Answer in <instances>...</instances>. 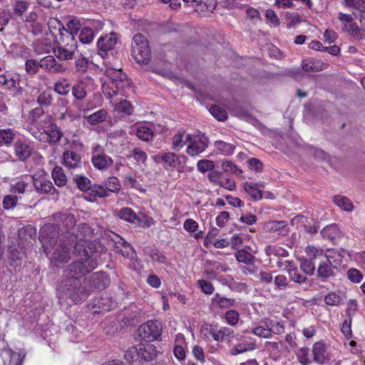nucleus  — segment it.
<instances>
[{
    "instance_id": "f257e3e1",
    "label": "nucleus",
    "mask_w": 365,
    "mask_h": 365,
    "mask_svg": "<svg viewBox=\"0 0 365 365\" xmlns=\"http://www.w3.org/2000/svg\"><path fill=\"white\" fill-rule=\"evenodd\" d=\"M94 247L93 242L79 238L73 247L77 259L67 266L66 272L80 276L91 272L98 266Z\"/></svg>"
},
{
    "instance_id": "f03ea898",
    "label": "nucleus",
    "mask_w": 365,
    "mask_h": 365,
    "mask_svg": "<svg viewBox=\"0 0 365 365\" xmlns=\"http://www.w3.org/2000/svg\"><path fill=\"white\" fill-rule=\"evenodd\" d=\"M56 292L59 299H70L74 303L84 301L87 298V290L85 285L81 284L79 277L74 276L62 280L58 284Z\"/></svg>"
},
{
    "instance_id": "7ed1b4c3",
    "label": "nucleus",
    "mask_w": 365,
    "mask_h": 365,
    "mask_svg": "<svg viewBox=\"0 0 365 365\" xmlns=\"http://www.w3.org/2000/svg\"><path fill=\"white\" fill-rule=\"evenodd\" d=\"M131 55L138 63L147 65L151 59V50L147 38L137 34L133 38Z\"/></svg>"
},
{
    "instance_id": "20e7f679",
    "label": "nucleus",
    "mask_w": 365,
    "mask_h": 365,
    "mask_svg": "<svg viewBox=\"0 0 365 365\" xmlns=\"http://www.w3.org/2000/svg\"><path fill=\"white\" fill-rule=\"evenodd\" d=\"M84 285L87 290V297L91 292L94 290H102L110 284V279L105 272H94L84 279Z\"/></svg>"
},
{
    "instance_id": "39448f33",
    "label": "nucleus",
    "mask_w": 365,
    "mask_h": 365,
    "mask_svg": "<svg viewBox=\"0 0 365 365\" xmlns=\"http://www.w3.org/2000/svg\"><path fill=\"white\" fill-rule=\"evenodd\" d=\"M68 237L71 238L72 242H61L57 248H56L51 255V262L58 266L59 263H67L71 259V248L73 244L76 241L78 237L69 235Z\"/></svg>"
},
{
    "instance_id": "423d86ee",
    "label": "nucleus",
    "mask_w": 365,
    "mask_h": 365,
    "mask_svg": "<svg viewBox=\"0 0 365 365\" xmlns=\"http://www.w3.org/2000/svg\"><path fill=\"white\" fill-rule=\"evenodd\" d=\"M186 141L190 143L186 152L190 156H196L203 153L209 144V139L205 134H187Z\"/></svg>"
},
{
    "instance_id": "0eeeda50",
    "label": "nucleus",
    "mask_w": 365,
    "mask_h": 365,
    "mask_svg": "<svg viewBox=\"0 0 365 365\" xmlns=\"http://www.w3.org/2000/svg\"><path fill=\"white\" fill-rule=\"evenodd\" d=\"M59 230L56 223L46 224L41 228L39 239L46 251L56 244Z\"/></svg>"
},
{
    "instance_id": "6e6552de",
    "label": "nucleus",
    "mask_w": 365,
    "mask_h": 365,
    "mask_svg": "<svg viewBox=\"0 0 365 365\" xmlns=\"http://www.w3.org/2000/svg\"><path fill=\"white\" fill-rule=\"evenodd\" d=\"M139 336L146 341L156 340L162 331V325L157 321H149L140 326L138 329Z\"/></svg>"
},
{
    "instance_id": "1a4fd4ad",
    "label": "nucleus",
    "mask_w": 365,
    "mask_h": 365,
    "mask_svg": "<svg viewBox=\"0 0 365 365\" xmlns=\"http://www.w3.org/2000/svg\"><path fill=\"white\" fill-rule=\"evenodd\" d=\"M115 307V302L107 294H102L99 297H95L88 304L89 310L93 314H100L108 312Z\"/></svg>"
},
{
    "instance_id": "9d476101",
    "label": "nucleus",
    "mask_w": 365,
    "mask_h": 365,
    "mask_svg": "<svg viewBox=\"0 0 365 365\" xmlns=\"http://www.w3.org/2000/svg\"><path fill=\"white\" fill-rule=\"evenodd\" d=\"M53 22H56L59 25V37L56 42L57 44L65 48L76 50L77 41L75 38V35L66 31L63 24L56 19L50 20L48 23V26L51 25Z\"/></svg>"
},
{
    "instance_id": "9b49d317",
    "label": "nucleus",
    "mask_w": 365,
    "mask_h": 365,
    "mask_svg": "<svg viewBox=\"0 0 365 365\" xmlns=\"http://www.w3.org/2000/svg\"><path fill=\"white\" fill-rule=\"evenodd\" d=\"M106 76L111 80L113 86L117 89H125L130 87V80L121 69L107 68Z\"/></svg>"
},
{
    "instance_id": "f8f14e48",
    "label": "nucleus",
    "mask_w": 365,
    "mask_h": 365,
    "mask_svg": "<svg viewBox=\"0 0 365 365\" xmlns=\"http://www.w3.org/2000/svg\"><path fill=\"white\" fill-rule=\"evenodd\" d=\"M117 41V35L114 32L101 36L97 41L98 53L105 58L108 52L115 48Z\"/></svg>"
},
{
    "instance_id": "ddd939ff",
    "label": "nucleus",
    "mask_w": 365,
    "mask_h": 365,
    "mask_svg": "<svg viewBox=\"0 0 365 365\" xmlns=\"http://www.w3.org/2000/svg\"><path fill=\"white\" fill-rule=\"evenodd\" d=\"M339 268L336 264H332L329 261L321 260L317 271V277L326 281L336 277Z\"/></svg>"
},
{
    "instance_id": "4468645a",
    "label": "nucleus",
    "mask_w": 365,
    "mask_h": 365,
    "mask_svg": "<svg viewBox=\"0 0 365 365\" xmlns=\"http://www.w3.org/2000/svg\"><path fill=\"white\" fill-rule=\"evenodd\" d=\"M36 192L40 194L53 193L56 190L52 182L42 175H34L31 177Z\"/></svg>"
},
{
    "instance_id": "2eb2a0df",
    "label": "nucleus",
    "mask_w": 365,
    "mask_h": 365,
    "mask_svg": "<svg viewBox=\"0 0 365 365\" xmlns=\"http://www.w3.org/2000/svg\"><path fill=\"white\" fill-rule=\"evenodd\" d=\"M53 218L58 229L64 230L66 232L72 229L76 223L74 215L71 213H56L53 215Z\"/></svg>"
},
{
    "instance_id": "dca6fc26",
    "label": "nucleus",
    "mask_w": 365,
    "mask_h": 365,
    "mask_svg": "<svg viewBox=\"0 0 365 365\" xmlns=\"http://www.w3.org/2000/svg\"><path fill=\"white\" fill-rule=\"evenodd\" d=\"M309 250L311 252H313V257L302 262L300 268L305 274L312 276L315 271L314 260L322 258L323 256V250H318L314 247L309 248Z\"/></svg>"
},
{
    "instance_id": "f3484780",
    "label": "nucleus",
    "mask_w": 365,
    "mask_h": 365,
    "mask_svg": "<svg viewBox=\"0 0 365 365\" xmlns=\"http://www.w3.org/2000/svg\"><path fill=\"white\" fill-rule=\"evenodd\" d=\"M100 148L98 145L91 158V162L95 168L103 170L107 169L113 163V159L104 153H97V149Z\"/></svg>"
},
{
    "instance_id": "a211bd4d",
    "label": "nucleus",
    "mask_w": 365,
    "mask_h": 365,
    "mask_svg": "<svg viewBox=\"0 0 365 365\" xmlns=\"http://www.w3.org/2000/svg\"><path fill=\"white\" fill-rule=\"evenodd\" d=\"M228 109L232 115L246 120L255 126L259 123V121L247 110L240 105H231Z\"/></svg>"
},
{
    "instance_id": "6ab92c4d",
    "label": "nucleus",
    "mask_w": 365,
    "mask_h": 365,
    "mask_svg": "<svg viewBox=\"0 0 365 365\" xmlns=\"http://www.w3.org/2000/svg\"><path fill=\"white\" fill-rule=\"evenodd\" d=\"M14 150L15 155L21 161H26L29 159L33 152L32 147L21 140H18L14 143Z\"/></svg>"
},
{
    "instance_id": "aec40b11",
    "label": "nucleus",
    "mask_w": 365,
    "mask_h": 365,
    "mask_svg": "<svg viewBox=\"0 0 365 365\" xmlns=\"http://www.w3.org/2000/svg\"><path fill=\"white\" fill-rule=\"evenodd\" d=\"M64 165L68 169L74 170L81 168L82 166L80 155L73 150H66L63 154Z\"/></svg>"
},
{
    "instance_id": "412c9836",
    "label": "nucleus",
    "mask_w": 365,
    "mask_h": 365,
    "mask_svg": "<svg viewBox=\"0 0 365 365\" xmlns=\"http://www.w3.org/2000/svg\"><path fill=\"white\" fill-rule=\"evenodd\" d=\"M40 67L50 72H63L66 69L65 66L57 63L52 56H47L41 59Z\"/></svg>"
},
{
    "instance_id": "4be33fe9",
    "label": "nucleus",
    "mask_w": 365,
    "mask_h": 365,
    "mask_svg": "<svg viewBox=\"0 0 365 365\" xmlns=\"http://www.w3.org/2000/svg\"><path fill=\"white\" fill-rule=\"evenodd\" d=\"M140 359L144 361H153L158 355L156 347L150 344H146L139 347Z\"/></svg>"
},
{
    "instance_id": "5701e85b",
    "label": "nucleus",
    "mask_w": 365,
    "mask_h": 365,
    "mask_svg": "<svg viewBox=\"0 0 365 365\" xmlns=\"http://www.w3.org/2000/svg\"><path fill=\"white\" fill-rule=\"evenodd\" d=\"M45 132L48 137L47 142L49 144L58 143L63 136L61 128L55 123L49 124Z\"/></svg>"
},
{
    "instance_id": "b1692460",
    "label": "nucleus",
    "mask_w": 365,
    "mask_h": 365,
    "mask_svg": "<svg viewBox=\"0 0 365 365\" xmlns=\"http://www.w3.org/2000/svg\"><path fill=\"white\" fill-rule=\"evenodd\" d=\"M312 354L314 356V361L318 364L322 365L326 362V349L324 343L321 341L316 342L313 345Z\"/></svg>"
},
{
    "instance_id": "393cba45",
    "label": "nucleus",
    "mask_w": 365,
    "mask_h": 365,
    "mask_svg": "<svg viewBox=\"0 0 365 365\" xmlns=\"http://www.w3.org/2000/svg\"><path fill=\"white\" fill-rule=\"evenodd\" d=\"M259 187H263V185L248 182L244 183V190L255 201L262 198V191L259 189Z\"/></svg>"
},
{
    "instance_id": "a878e982",
    "label": "nucleus",
    "mask_w": 365,
    "mask_h": 365,
    "mask_svg": "<svg viewBox=\"0 0 365 365\" xmlns=\"http://www.w3.org/2000/svg\"><path fill=\"white\" fill-rule=\"evenodd\" d=\"M321 234L323 237L327 238L331 241L339 239L342 235V232L336 224L329 225L324 227L321 231Z\"/></svg>"
},
{
    "instance_id": "bb28decb",
    "label": "nucleus",
    "mask_w": 365,
    "mask_h": 365,
    "mask_svg": "<svg viewBox=\"0 0 365 365\" xmlns=\"http://www.w3.org/2000/svg\"><path fill=\"white\" fill-rule=\"evenodd\" d=\"M76 50L65 48L57 44L53 48V53L57 58L61 61L71 59Z\"/></svg>"
},
{
    "instance_id": "cd10ccee",
    "label": "nucleus",
    "mask_w": 365,
    "mask_h": 365,
    "mask_svg": "<svg viewBox=\"0 0 365 365\" xmlns=\"http://www.w3.org/2000/svg\"><path fill=\"white\" fill-rule=\"evenodd\" d=\"M333 202L341 209L346 212H351L354 210V205L346 196L335 195Z\"/></svg>"
},
{
    "instance_id": "c85d7f7f",
    "label": "nucleus",
    "mask_w": 365,
    "mask_h": 365,
    "mask_svg": "<svg viewBox=\"0 0 365 365\" xmlns=\"http://www.w3.org/2000/svg\"><path fill=\"white\" fill-rule=\"evenodd\" d=\"M113 251L128 259H133L135 257V252L133 247L128 242L122 247L114 245Z\"/></svg>"
},
{
    "instance_id": "c756f323",
    "label": "nucleus",
    "mask_w": 365,
    "mask_h": 365,
    "mask_svg": "<svg viewBox=\"0 0 365 365\" xmlns=\"http://www.w3.org/2000/svg\"><path fill=\"white\" fill-rule=\"evenodd\" d=\"M118 216L121 220L129 222H140V219L135 212L130 207H124L120 209L118 212Z\"/></svg>"
},
{
    "instance_id": "7c9ffc66",
    "label": "nucleus",
    "mask_w": 365,
    "mask_h": 365,
    "mask_svg": "<svg viewBox=\"0 0 365 365\" xmlns=\"http://www.w3.org/2000/svg\"><path fill=\"white\" fill-rule=\"evenodd\" d=\"M144 252L153 261L164 264L166 262V257L158 249L153 247L148 246L144 248Z\"/></svg>"
},
{
    "instance_id": "2f4dec72",
    "label": "nucleus",
    "mask_w": 365,
    "mask_h": 365,
    "mask_svg": "<svg viewBox=\"0 0 365 365\" xmlns=\"http://www.w3.org/2000/svg\"><path fill=\"white\" fill-rule=\"evenodd\" d=\"M52 178L58 187H63L67 183V177L63 173V168L56 166L52 171Z\"/></svg>"
},
{
    "instance_id": "473e14b6",
    "label": "nucleus",
    "mask_w": 365,
    "mask_h": 365,
    "mask_svg": "<svg viewBox=\"0 0 365 365\" xmlns=\"http://www.w3.org/2000/svg\"><path fill=\"white\" fill-rule=\"evenodd\" d=\"M235 256L238 262L244 263L247 265L253 264L255 262V256L243 249L236 252Z\"/></svg>"
},
{
    "instance_id": "72a5a7b5",
    "label": "nucleus",
    "mask_w": 365,
    "mask_h": 365,
    "mask_svg": "<svg viewBox=\"0 0 365 365\" xmlns=\"http://www.w3.org/2000/svg\"><path fill=\"white\" fill-rule=\"evenodd\" d=\"M19 237L21 240H35L36 237V230L35 227L28 225L19 230Z\"/></svg>"
},
{
    "instance_id": "f704fd0d",
    "label": "nucleus",
    "mask_w": 365,
    "mask_h": 365,
    "mask_svg": "<svg viewBox=\"0 0 365 365\" xmlns=\"http://www.w3.org/2000/svg\"><path fill=\"white\" fill-rule=\"evenodd\" d=\"M108 113L104 109H101L87 116V122L91 125H96L106 120Z\"/></svg>"
},
{
    "instance_id": "c9c22d12",
    "label": "nucleus",
    "mask_w": 365,
    "mask_h": 365,
    "mask_svg": "<svg viewBox=\"0 0 365 365\" xmlns=\"http://www.w3.org/2000/svg\"><path fill=\"white\" fill-rule=\"evenodd\" d=\"M235 302L234 299L222 297L218 293L215 294V297L212 299V304L217 305L220 308H229L233 306Z\"/></svg>"
},
{
    "instance_id": "e433bc0d",
    "label": "nucleus",
    "mask_w": 365,
    "mask_h": 365,
    "mask_svg": "<svg viewBox=\"0 0 365 365\" xmlns=\"http://www.w3.org/2000/svg\"><path fill=\"white\" fill-rule=\"evenodd\" d=\"M73 180L78 188L83 192L89 190L92 185L91 181L88 178L81 175H76Z\"/></svg>"
},
{
    "instance_id": "4c0bfd02",
    "label": "nucleus",
    "mask_w": 365,
    "mask_h": 365,
    "mask_svg": "<svg viewBox=\"0 0 365 365\" xmlns=\"http://www.w3.org/2000/svg\"><path fill=\"white\" fill-rule=\"evenodd\" d=\"M29 4L23 0H17L13 4V15L17 17H21L28 10Z\"/></svg>"
},
{
    "instance_id": "58836bf2",
    "label": "nucleus",
    "mask_w": 365,
    "mask_h": 365,
    "mask_svg": "<svg viewBox=\"0 0 365 365\" xmlns=\"http://www.w3.org/2000/svg\"><path fill=\"white\" fill-rule=\"evenodd\" d=\"M115 110L123 115H131L133 112V107L127 100H122L115 105Z\"/></svg>"
},
{
    "instance_id": "ea45409f",
    "label": "nucleus",
    "mask_w": 365,
    "mask_h": 365,
    "mask_svg": "<svg viewBox=\"0 0 365 365\" xmlns=\"http://www.w3.org/2000/svg\"><path fill=\"white\" fill-rule=\"evenodd\" d=\"M15 134L11 129H1L0 130V146L3 144L10 145L13 142Z\"/></svg>"
},
{
    "instance_id": "a19ab883",
    "label": "nucleus",
    "mask_w": 365,
    "mask_h": 365,
    "mask_svg": "<svg viewBox=\"0 0 365 365\" xmlns=\"http://www.w3.org/2000/svg\"><path fill=\"white\" fill-rule=\"evenodd\" d=\"M24 257V252L23 251H20L14 247H10L9 248V258L11 262L14 263L15 266L20 264V262L22 260Z\"/></svg>"
},
{
    "instance_id": "79ce46f5",
    "label": "nucleus",
    "mask_w": 365,
    "mask_h": 365,
    "mask_svg": "<svg viewBox=\"0 0 365 365\" xmlns=\"http://www.w3.org/2000/svg\"><path fill=\"white\" fill-rule=\"evenodd\" d=\"M325 258V261H329L332 262V264H336L337 262H341L342 259V255L337 251L334 250H327L326 253L322 257V258Z\"/></svg>"
},
{
    "instance_id": "37998d69",
    "label": "nucleus",
    "mask_w": 365,
    "mask_h": 365,
    "mask_svg": "<svg viewBox=\"0 0 365 365\" xmlns=\"http://www.w3.org/2000/svg\"><path fill=\"white\" fill-rule=\"evenodd\" d=\"M105 188L107 192H117L120 189V183L119 180L115 177H109L105 182Z\"/></svg>"
},
{
    "instance_id": "c03bdc74",
    "label": "nucleus",
    "mask_w": 365,
    "mask_h": 365,
    "mask_svg": "<svg viewBox=\"0 0 365 365\" xmlns=\"http://www.w3.org/2000/svg\"><path fill=\"white\" fill-rule=\"evenodd\" d=\"M161 160L168 166L175 168L178 163L179 157L173 153H165L161 155Z\"/></svg>"
},
{
    "instance_id": "a18cd8bd",
    "label": "nucleus",
    "mask_w": 365,
    "mask_h": 365,
    "mask_svg": "<svg viewBox=\"0 0 365 365\" xmlns=\"http://www.w3.org/2000/svg\"><path fill=\"white\" fill-rule=\"evenodd\" d=\"M302 69L306 72H316L323 69L322 64L319 62H314L310 60L303 61L302 65Z\"/></svg>"
},
{
    "instance_id": "49530a36",
    "label": "nucleus",
    "mask_w": 365,
    "mask_h": 365,
    "mask_svg": "<svg viewBox=\"0 0 365 365\" xmlns=\"http://www.w3.org/2000/svg\"><path fill=\"white\" fill-rule=\"evenodd\" d=\"M264 251L267 256L286 257L288 255L287 251L279 246L267 245Z\"/></svg>"
},
{
    "instance_id": "de8ad7c7",
    "label": "nucleus",
    "mask_w": 365,
    "mask_h": 365,
    "mask_svg": "<svg viewBox=\"0 0 365 365\" xmlns=\"http://www.w3.org/2000/svg\"><path fill=\"white\" fill-rule=\"evenodd\" d=\"M255 349V345L252 343H240L235 346L231 350L232 355H237L244 353L247 351H252Z\"/></svg>"
},
{
    "instance_id": "09e8293b",
    "label": "nucleus",
    "mask_w": 365,
    "mask_h": 365,
    "mask_svg": "<svg viewBox=\"0 0 365 365\" xmlns=\"http://www.w3.org/2000/svg\"><path fill=\"white\" fill-rule=\"evenodd\" d=\"M215 147L224 155H230L233 153L235 146L230 143L219 140L215 141Z\"/></svg>"
},
{
    "instance_id": "8fccbe9b",
    "label": "nucleus",
    "mask_w": 365,
    "mask_h": 365,
    "mask_svg": "<svg viewBox=\"0 0 365 365\" xmlns=\"http://www.w3.org/2000/svg\"><path fill=\"white\" fill-rule=\"evenodd\" d=\"M210 113L220 121H224L227 118V112L217 105H213L210 107Z\"/></svg>"
},
{
    "instance_id": "3c124183",
    "label": "nucleus",
    "mask_w": 365,
    "mask_h": 365,
    "mask_svg": "<svg viewBox=\"0 0 365 365\" xmlns=\"http://www.w3.org/2000/svg\"><path fill=\"white\" fill-rule=\"evenodd\" d=\"M136 135L142 140L148 141L152 139L153 133L150 128L145 126H140L137 128Z\"/></svg>"
},
{
    "instance_id": "603ef678",
    "label": "nucleus",
    "mask_w": 365,
    "mask_h": 365,
    "mask_svg": "<svg viewBox=\"0 0 365 365\" xmlns=\"http://www.w3.org/2000/svg\"><path fill=\"white\" fill-rule=\"evenodd\" d=\"M133 157L138 163H145L147 160V154L140 148H135L130 151V155L128 158Z\"/></svg>"
},
{
    "instance_id": "864d4df0",
    "label": "nucleus",
    "mask_w": 365,
    "mask_h": 365,
    "mask_svg": "<svg viewBox=\"0 0 365 365\" xmlns=\"http://www.w3.org/2000/svg\"><path fill=\"white\" fill-rule=\"evenodd\" d=\"M72 94L77 100H83L86 96L87 92L83 83H78L73 86Z\"/></svg>"
},
{
    "instance_id": "5fc2aeb1",
    "label": "nucleus",
    "mask_w": 365,
    "mask_h": 365,
    "mask_svg": "<svg viewBox=\"0 0 365 365\" xmlns=\"http://www.w3.org/2000/svg\"><path fill=\"white\" fill-rule=\"evenodd\" d=\"M91 191V194L95 197H105L108 196V193L107 192V190L104 186L94 184L91 185V188L89 189Z\"/></svg>"
},
{
    "instance_id": "6e6d98bb",
    "label": "nucleus",
    "mask_w": 365,
    "mask_h": 365,
    "mask_svg": "<svg viewBox=\"0 0 365 365\" xmlns=\"http://www.w3.org/2000/svg\"><path fill=\"white\" fill-rule=\"evenodd\" d=\"M232 331L229 328L223 327L217 331L215 329L210 330L213 339L216 341H222L225 336H230Z\"/></svg>"
},
{
    "instance_id": "4d7b16f0",
    "label": "nucleus",
    "mask_w": 365,
    "mask_h": 365,
    "mask_svg": "<svg viewBox=\"0 0 365 365\" xmlns=\"http://www.w3.org/2000/svg\"><path fill=\"white\" fill-rule=\"evenodd\" d=\"M94 37V34L92 29L89 28H83L81 29L79 34V41L83 43H91Z\"/></svg>"
},
{
    "instance_id": "13d9d810",
    "label": "nucleus",
    "mask_w": 365,
    "mask_h": 365,
    "mask_svg": "<svg viewBox=\"0 0 365 365\" xmlns=\"http://www.w3.org/2000/svg\"><path fill=\"white\" fill-rule=\"evenodd\" d=\"M124 357L129 363L140 359L139 348L136 346L130 347L125 352Z\"/></svg>"
},
{
    "instance_id": "bf43d9fd",
    "label": "nucleus",
    "mask_w": 365,
    "mask_h": 365,
    "mask_svg": "<svg viewBox=\"0 0 365 365\" xmlns=\"http://www.w3.org/2000/svg\"><path fill=\"white\" fill-rule=\"evenodd\" d=\"M214 168V162L210 160H200L197 163V168L202 173H205L207 171H211Z\"/></svg>"
},
{
    "instance_id": "052dcab7",
    "label": "nucleus",
    "mask_w": 365,
    "mask_h": 365,
    "mask_svg": "<svg viewBox=\"0 0 365 365\" xmlns=\"http://www.w3.org/2000/svg\"><path fill=\"white\" fill-rule=\"evenodd\" d=\"M346 6L365 12V0H344Z\"/></svg>"
},
{
    "instance_id": "680f3d73",
    "label": "nucleus",
    "mask_w": 365,
    "mask_h": 365,
    "mask_svg": "<svg viewBox=\"0 0 365 365\" xmlns=\"http://www.w3.org/2000/svg\"><path fill=\"white\" fill-rule=\"evenodd\" d=\"M222 168L226 173H231L236 175H240L242 171L235 163L230 160H226L222 163Z\"/></svg>"
},
{
    "instance_id": "e2e57ef3",
    "label": "nucleus",
    "mask_w": 365,
    "mask_h": 365,
    "mask_svg": "<svg viewBox=\"0 0 365 365\" xmlns=\"http://www.w3.org/2000/svg\"><path fill=\"white\" fill-rule=\"evenodd\" d=\"M26 71L29 75H34L38 71L40 67V61L34 59H29L25 63Z\"/></svg>"
},
{
    "instance_id": "0e129e2a",
    "label": "nucleus",
    "mask_w": 365,
    "mask_h": 365,
    "mask_svg": "<svg viewBox=\"0 0 365 365\" xmlns=\"http://www.w3.org/2000/svg\"><path fill=\"white\" fill-rule=\"evenodd\" d=\"M342 299L335 292L329 293L324 298V302L329 306H337L341 304Z\"/></svg>"
},
{
    "instance_id": "69168bd1",
    "label": "nucleus",
    "mask_w": 365,
    "mask_h": 365,
    "mask_svg": "<svg viewBox=\"0 0 365 365\" xmlns=\"http://www.w3.org/2000/svg\"><path fill=\"white\" fill-rule=\"evenodd\" d=\"M8 89H14L17 93L21 92V87L19 85V75L14 74L9 78V83L6 86Z\"/></svg>"
},
{
    "instance_id": "338daca9",
    "label": "nucleus",
    "mask_w": 365,
    "mask_h": 365,
    "mask_svg": "<svg viewBox=\"0 0 365 365\" xmlns=\"http://www.w3.org/2000/svg\"><path fill=\"white\" fill-rule=\"evenodd\" d=\"M287 225L285 221H269L265 224V228L269 231L276 232Z\"/></svg>"
},
{
    "instance_id": "774afa93",
    "label": "nucleus",
    "mask_w": 365,
    "mask_h": 365,
    "mask_svg": "<svg viewBox=\"0 0 365 365\" xmlns=\"http://www.w3.org/2000/svg\"><path fill=\"white\" fill-rule=\"evenodd\" d=\"M37 102L40 106H49L52 103V96L47 92H42L37 98Z\"/></svg>"
}]
</instances>
